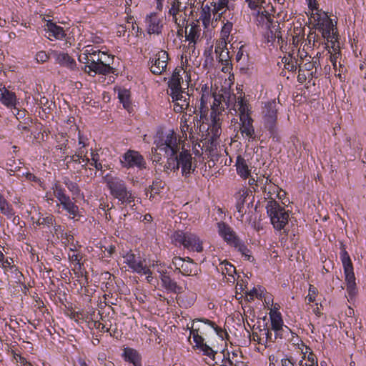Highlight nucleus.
Returning <instances> with one entry per match:
<instances>
[{
	"mask_svg": "<svg viewBox=\"0 0 366 366\" xmlns=\"http://www.w3.org/2000/svg\"><path fill=\"white\" fill-rule=\"evenodd\" d=\"M63 183L71 193V197L66 194L65 189L58 182L52 184L51 190L53 196L57 199V206H61L63 209L71 216V218L74 219L80 215L79 207L74 200L84 196L78 184L70 180L69 177H64Z\"/></svg>",
	"mask_w": 366,
	"mask_h": 366,
	"instance_id": "nucleus-1",
	"label": "nucleus"
},
{
	"mask_svg": "<svg viewBox=\"0 0 366 366\" xmlns=\"http://www.w3.org/2000/svg\"><path fill=\"white\" fill-rule=\"evenodd\" d=\"M213 103L211 105L212 116L213 114H219L225 108L233 107L235 113L239 114V119L251 116L252 108L244 97L239 96L236 97L234 94H231L230 92L221 89L219 93L213 94Z\"/></svg>",
	"mask_w": 366,
	"mask_h": 366,
	"instance_id": "nucleus-2",
	"label": "nucleus"
},
{
	"mask_svg": "<svg viewBox=\"0 0 366 366\" xmlns=\"http://www.w3.org/2000/svg\"><path fill=\"white\" fill-rule=\"evenodd\" d=\"M154 145L152 148V154L155 162H159L161 159L158 151L164 152L168 159L169 157H172L178 152L180 149L179 140L177 139V134L173 130L157 132L154 137Z\"/></svg>",
	"mask_w": 366,
	"mask_h": 366,
	"instance_id": "nucleus-3",
	"label": "nucleus"
},
{
	"mask_svg": "<svg viewBox=\"0 0 366 366\" xmlns=\"http://www.w3.org/2000/svg\"><path fill=\"white\" fill-rule=\"evenodd\" d=\"M192 159L190 152L182 147L181 151L179 150L167 159L165 169L176 172L181 168L182 175L187 177L195 171L197 167Z\"/></svg>",
	"mask_w": 366,
	"mask_h": 366,
	"instance_id": "nucleus-4",
	"label": "nucleus"
},
{
	"mask_svg": "<svg viewBox=\"0 0 366 366\" xmlns=\"http://www.w3.org/2000/svg\"><path fill=\"white\" fill-rule=\"evenodd\" d=\"M266 209L274 229L277 231L283 230V232L287 235L288 229H287L286 226L289 222L288 211L275 200L268 201Z\"/></svg>",
	"mask_w": 366,
	"mask_h": 366,
	"instance_id": "nucleus-5",
	"label": "nucleus"
},
{
	"mask_svg": "<svg viewBox=\"0 0 366 366\" xmlns=\"http://www.w3.org/2000/svg\"><path fill=\"white\" fill-rule=\"evenodd\" d=\"M106 184L111 194L122 204H130L134 200V195L128 190L124 180L117 177H107Z\"/></svg>",
	"mask_w": 366,
	"mask_h": 366,
	"instance_id": "nucleus-6",
	"label": "nucleus"
},
{
	"mask_svg": "<svg viewBox=\"0 0 366 366\" xmlns=\"http://www.w3.org/2000/svg\"><path fill=\"white\" fill-rule=\"evenodd\" d=\"M172 242L176 246H183L190 252H201L203 251L202 241L192 232L177 230L172 236Z\"/></svg>",
	"mask_w": 366,
	"mask_h": 366,
	"instance_id": "nucleus-7",
	"label": "nucleus"
},
{
	"mask_svg": "<svg viewBox=\"0 0 366 366\" xmlns=\"http://www.w3.org/2000/svg\"><path fill=\"white\" fill-rule=\"evenodd\" d=\"M312 19L317 22L319 29H321L322 36L327 40V45L329 44H338L336 28H335L332 19L329 18L327 13L316 12L312 14Z\"/></svg>",
	"mask_w": 366,
	"mask_h": 366,
	"instance_id": "nucleus-8",
	"label": "nucleus"
},
{
	"mask_svg": "<svg viewBox=\"0 0 366 366\" xmlns=\"http://www.w3.org/2000/svg\"><path fill=\"white\" fill-rule=\"evenodd\" d=\"M340 259L344 269L348 298L352 300L357 292L352 263L349 254L345 249L340 252Z\"/></svg>",
	"mask_w": 366,
	"mask_h": 366,
	"instance_id": "nucleus-9",
	"label": "nucleus"
},
{
	"mask_svg": "<svg viewBox=\"0 0 366 366\" xmlns=\"http://www.w3.org/2000/svg\"><path fill=\"white\" fill-rule=\"evenodd\" d=\"M201 127V119L198 115L193 116L191 114H184L180 119V131L182 137L187 139L188 137L192 140V143L194 142L195 133Z\"/></svg>",
	"mask_w": 366,
	"mask_h": 366,
	"instance_id": "nucleus-10",
	"label": "nucleus"
},
{
	"mask_svg": "<svg viewBox=\"0 0 366 366\" xmlns=\"http://www.w3.org/2000/svg\"><path fill=\"white\" fill-rule=\"evenodd\" d=\"M187 330H189V335H192L195 347L199 349L204 355H206L214 360L216 352L212 347L204 342V339L202 336V335L204 333V329L199 325H194V322L192 323L191 327H189L187 325Z\"/></svg>",
	"mask_w": 366,
	"mask_h": 366,
	"instance_id": "nucleus-11",
	"label": "nucleus"
},
{
	"mask_svg": "<svg viewBox=\"0 0 366 366\" xmlns=\"http://www.w3.org/2000/svg\"><path fill=\"white\" fill-rule=\"evenodd\" d=\"M269 318L271 321V329L274 332V338H286L291 332L290 329L284 325L281 313L274 306L269 311Z\"/></svg>",
	"mask_w": 366,
	"mask_h": 366,
	"instance_id": "nucleus-12",
	"label": "nucleus"
},
{
	"mask_svg": "<svg viewBox=\"0 0 366 366\" xmlns=\"http://www.w3.org/2000/svg\"><path fill=\"white\" fill-rule=\"evenodd\" d=\"M263 114L264 127L269 131L272 135L274 134L277 119V109L275 101L269 102L265 104Z\"/></svg>",
	"mask_w": 366,
	"mask_h": 366,
	"instance_id": "nucleus-13",
	"label": "nucleus"
},
{
	"mask_svg": "<svg viewBox=\"0 0 366 366\" xmlns=\"http://www.w3.org/2000/svg\"><path fill=\"white\" fill-rule=\"evenodd\" d=\"M168 59L169 55L166 51H159L149 59L150 71L156 75L162 74L167 69Z\"/></svg>",
	"mask_w": 366,
	"mask_h": 366,
	"instance_id": "nucleus-14",
	"label": "nucleus"
},
{
	"mask_svg": "<svg viewBox=\"0 0 366 366\" xmlns=\"http://www.w3.org/2000/svg\"><path fill=\"white\" fill-rule=\"evenodd\" d=\"M123 167L127 168L137 167L143 169L146 167V162L144 157L138 152L134 150L127 151L120 160Z\"/></svg>",
	"mask_w": 366,
	"mask_h": 366,
	"instance_id": "nucleus-15",
	"label": "nucleus"
},
{
	"mask_svg": "<svg viewBox=\"0 0 366 366\" xmlns=\"http://www.w3.org/2000/svg\"><path fill=\"white\" fill-rule=\"evenodd\" d=\"M123 258L124 263L127 264L133 272L138 274L148 272L149 268L144 264V261L140 257L136 256L134 253L127 252Z\"/></svg>",
	"mask_w": 366,
	"mask_h": 366,
	"instance_id": "nucleus-16",
	"label": "nucleus"
},
{
	"mask_svg": "<svg viewBox=\"0 0 366 366\" xmlns=\"http://www.w3.org/2000/svg\"><path fill=\"white\" fill-rule=\"evenodd\" d=\"M217 228L219 234L229 245L233 247L237 244L239 238L227 224L223 222H218Z\"/></svg>",
	"mask_w": 366,
	"mask_h": 366,
	"instance_id": "nucleus-17",
	"label": "nucleus"
},
{
	"mask_svg": "<svg viewBox=\"0 0 366 366\" xmlns=\"http://www.w3.org/2000/svg\"><path fill=\"white\" fill-rule=\"evenodd\" d=\"M44 30L46 31V36L50 40H53L54 39L61 40L66 36L64 29L49 20L46 23Z\"/></svg>",
	"mask_w": 366,
	"mask_h": 366,
	"instance_id": "nucleus-18",
	"label": "nucleus"
},
{
	"mask_svg": "<svg viewBox=\"0 0 366 366\" xmlns=\"http://www.w3.org/2000/svg\"><path fill=\"white\" fill-rule=\"evenodd\" d=\"M239 129L242 135L249 140L255 138L253 119L251 116L239 119Z\"/></svg>",
	"mask_w": 366,
	"mask_h": 366,
	"instance_id": "nucleus-19",
	"label": "nucleus"
},
{
	"mask_svg": "<svg viewBox=\"0 0 366 366\" xmlns=\"http://www.w3.org/2000/svg\"><path fill=\"white\" fill-rule=\"evenodd\" d=\"M147 31L149 34H159L162 32V24L160 18L154 13L150 14L146 18Z\"/></svg>",
	"mask_w": 366,
	"mask_h": 366,
	"instance_id": "nucleus-20",
	"label": "nucleus"
},
{
	"mask_svg": "<svg viewBox=\"0 0 366 366\" xmlns=\"http://www.w3.org/2000/svg\"><path fill=\"white\" fill-rule=\"evenodd\" d=\"M100 57L101 51L92 54V56H88V58H86V61H84L81 58H80L79 61L85 64L84 71L86 73L91 75V73L94 72V74H99L97 69L100 64Z\"/></svg>",
	"mask_w": 366,
	"mask_h": 366,
	"instance_id": "nucleus-21",
	"label": "nucleus"
},
{
	"mask_svg": "<svg viewBox=\"0 0 366 366\" xmlns=\"http://www.w3.org/2000/svg\"><path fill=\"white\" fill-rule=\"evenodd\" d=\"M53 56L56 63L61 66L66 67L71 70L76 69V63L75 60L71 57L67 53L61 51H53Z\"/></svg>",
	"mask_w": 366,
	"mask_h": 366,
	"instance_id": "nucleus-22",
	"label": "nucleus"
},
{
	"mask_svg": "<svg viewBox=\"0 0 366 366\" xmlns=\"http://www.w3.org/2000/svg\"><path fill=\"white\" fill-rule=\"evenodd\" d=\"M0 102L8 108L16 109L17 99L14 92L5 86L0 87Z\"/></svg>",
	"mask_w": 366,
	"mask_h": 366,
	"instance_id": "nucleus-23",
	"label": "nucleus"
},
{
	"mask_svg": "<svg viewBox=\"0 0 366 366\" xmlns=\"http://www.w3.org/2000/svg\"><path fill=\"white\" fill-rule=\"evenodd\" d=\"M210 6L212 10L213 19L215 21L220 19L222 15L228 9L229 0H209Z\"/></svg>",
	"mask_w": 366,
	"mask_h": 366,
	"instance_id": "nucleus-24",
	"label": "nucleus"
},
{
	"mask_svg": "<svg viewBox=\"0 0 366 366\" xmlns=\"http://www.w3.org/2000/svg\"><path fill=\"white\" fill-rule=\"evenodd\" d=\"M114 56L106 54L104 51H101L100 64L97 67V72L99 74L106 75L110 74L113 68L111 64L113 63Z\"/></svg>",
	"mask_w": 366,
	"mask_h": 366,
	"instance_id": "nucleus-25",
	"label": "nucleus"
},
{
	"mask_svg": "<svg viewBox=\"0 0 366 366\" xmlns=\"http://www.w3.org/2000/svg\"><path fill=\"white\" fill-rule=\"evenodd\" d=\"M264 29L266 31H264V36L268 43L273 44L276 41L279 42L282 39L280 26L277 22L272 23V25L267 26Z\"/></svg>",
	"mask_w": 366,
	"mask_h": 366,
	"instance_id": "nucleus-26",
	"label": "nucleus"
},
{
	"mask_svg": "<svg viewBox=\"0 0 366 366\" xmlns=\"http://www.w3.org/2000/svg\"><path fill=\"white\" fill-rule=\"evenodd\" d=\"M160 279L162 287L166 290L176 294H179L182 292V287L178 285L177 283L166 273H162Z\"/></svg>",
	"mask_w": 366,
	"mask_h": 366,
	"instance_id": "nucleus-27",
	"label": "nucleus"
},
{
	"mask_svg": "<svg viewBox=\"0 0 366 366\" xmlns=\"http://www.w3.org/2000/svg\"><path fill=\"white\" fill-rule=\"evenodd\" d=\"M248 197V191L247 189H242L238 194L237 201L236 203V209H237V219L238 220L242 221V218L246 213V209L244 208V204L246 201V199Z\"/></svg>",
	"mask_w": 366,
	"mask_h": 366,
	"instance_id": "nucleus-28",
	"label": "nucleus"
},
{
	"mask_svg": "<svg viewBox=\"0 0 366 366\" xmlns=\"http://www.w3.org/2000/svg\"><path fill=\"white\" fill-rule=\"evenodd\" d=\"M199 269L198 264L190 257H187L179 273L185 276H195L198 274Z\"/></svg>",
	"mask_w": 366,
	"mask_h": 366,
	"instance_id": "nucleus-29",
	"label": "nucleus"
},
{
	"mask_svg": "<svg viewBox=\"0 0 366 366\" xmlns=\"http://www.w3.org/2000/svg\"><path fill=\"white\" fill-rule=\"evenodd\" d=\"M257 24L261 26L263 29H265L267 26L274 23L269 13L264 8L257 11Z\"/></svg>",
	"mask_w": 366,
	"mask_h": 366,
	"instance_id": "nucleus-30",
	"label": "nucleus"
},
{
	"mask_svg": "<svg viewBox=\"0 0 366 366\" xmlns=\"http://www.w3.org/2000/svg\"><path fill=\"white\" fill-rule=\"evenodd\" d=\"M192 322H194V325H198L197 323L198 322H204V324L206 325H208L209 326H210L212 328H213V330H214V332H216V334L222 339V340H224L225 338H227L229 335L227 334V332L224 330L222 327H218L217 325H215V323L212 321H210L208 319H204V318H202V319H195L192 321Z\"/></svg>",
	"mask_w": 366,
	"mask_h": 366,
	"instance_id": "nucleus-31",
	"label": "nucleus"
},
{
	"mask_svg": "<svg viewBox=\"0 0 366 366\" xmlns=\"http://www.w3.org/2000/svg\"><path fill=\"white\" fill-rule=\"evenodd\" d=\"M179 73V70L175 69L173 71L172 77L169 80V88L171 92L182 90L181 82L182 81V77L181 76Z\"/></svg>",
	"mask_w": 366,
	"mask_h": 366,
	"instance_id": "nucleus-32",
	"label": "nucleus"
},
{
	"mask_svg": "<svg viewBox=\"0 0 366 366\" xmlns=\"http://www.w3.org/2000/svg\"><path fill=\"white\" fill-rule=\"evenodd\" d=\"M123 355L124 357V360L127 362H129L135 365L138 363L141 362V359L139 353L137 350L132 348H125L124 350Z\"/></svg>",
	"mask_w": 366,
	"mask_h": 366,
	"instance_id": "nucleus-33",
	"label": "nucleus"
},
{
	"mask_svg": "<svg viewBox=\"0 0 366 366\" xmlns=\"http://www.w3.org/2000/svg\"><path fill=\"white\" fill-rule=\"evenodd\" d=\"M39 217L36 222H34L37 226H43L50 227L54 224L56 222L54 217L51 214H43L39 213Z\"/></svg>",
	"mask_w": 366,
	"mask_h": 366,
	"instance_id": "nucleus-34",
	"label": "nucleus"
},
{
	"mask_svg": "<svg viewBox=\"0 0 366 366\" xmlns=\"http://www.w3.org/2000/svg\"><path fill=\"white\" fill-rule=\"evenodd\" d=\"M236 166L237 174L241 176V177L243 179H247L249 176L250 171L245 160L243 158L240 157H237Z\"/></svg>",
	"mask_w": 366,
	"mask_h": 366,
	"instance_id": "nucleus-35",
	"label": "nucleus"
},
{
	"mask_svg": "<svg viewBox=\"0 0 366 366\" xmlns=\"http://www.w3.org/2000/svg\"><path fill=\"white\" fill-rule=\"evenodd\" d=\"M0 211L7 218L11 219L15 214V212L7 200L3 196L0 198Z\"/></svg>",
	"mask_w": 366,
	"mask_h": 366,
	"instance_id": "nucleus-36",
	"label": "nucleus"
},
{
	"mask_svg": "<svg viewBox=\"0 0 366 366\" xmlns=\"http://www.w3.org/2000/svg\"><path fill=\"white\" fill-rule=\"evenodd\" d=\"M172 102H179V104H187L188 107L189 105V94L182 90L173 92L170 93Z\"/></svg>",
	"mask_w": 366,
	"mask_h": 366,
	"instance_id": "nucleus-37",
	"label": "nucleus"
},
{
	"mask_svg": "<svg viewBox=\"0 0 366 366\" xmlns=\"http://www.w3.org/2000/svg\"><path fill=\"white\" fill-rule=\"evenodd\" d=\"M238 252H239L245 259L252 262L253 257L251 254L250 250L247 248V245L240 239L237 242V244L233 246Z\"/></svg>",
	"mask_w": 366,
	"mask_h": 366,
	"instance_id": "nucleus-38",
	"label": "nucleus"
},
{
	"mask_svg": "<svg viewBox=\"0 0 366 366\" xmlns=\"http://www.w3.org/2000/svg\"><path fill=\"white\" fill-rule=\"evenodd\" d=\"M201 34V29L199 26L196 24L191 25V27L188 31H186V38L189 43L195 44L198 40Z\"/></svg>",
	"mask_w": 366,
	"mask_h": 366,
	"instance_id": "nucleus-39",
	"label": "nucleus"
},
{
	"mask_svg": "<svg viewBox=\"0 0 366 366\" xmlns=\"http://www.w3.org/2000/svg\"><path fill=\"white\" fill-rule=\"evenodd\" d=\"M219 59V61L224 66L222 69L223 72H228L230 69V56L228 49H226L224 51L219 53L217 55Z\"/></svg>",
	"mask_w": 366,
	"mask_h": 366,
	"instance_id": "nucleus-40",
	"label": "nucleus"
},
{
	"mask_svg": "<svg viewBox=\"0 0 366 366\" xmlns=\"http://www.w3.org/2000/svg\"><path fill=\"white\" fill-rule=\"evenodd\" d=\"M327 47H330V45H327ZM330 47L332 51H328V53L330 54V59L333 66V69H336V63H337V59L340 56V47L337 44H330Z\"/></svg>",
	"mask_w": 366,
	"mask_h": 366,
	"instance_id": "nucleus-41",
	"label": "nucleus"
},
{
	"mask_svg": "<svg viewBox=\"0 0 366 366\" xmlns=\"http://www.w3.org/2000/svg\"><path fill=\"white\" fill-rule=\"evenodd\" d=\"M118 97L120 102L123 104L124 109H128L130 107V94L129 92L127 89L119 90Z\"/></svg>",
	"mask_w": 366,
	"mask_h": 366,
	"instance_id": "nucleus-42",
	"label": "nucleus"
},
{
	"mask_svg": "<svg viewBox=\"0 0 366 366\" xmlns=\"http://www.w3.org/2000/svg\"><path fill=\"white\" fill-rule=\"evenodd\" d=\"M218 269L221 270L223 274L232 277L236 272L235 267L231 263L227 261L221 262Z\"/></svg>",
	"mask_w": 366,
	"mask_h": 366,
	"instance_id": "nucleus-43",
	"label": "nucleus"
},
{
	"mask_svg": "<svg viewBox=\"0 0 366 366\" xmlns=\"http://www.w3.org/2000/svg\"><path fill=\"white\" fill-rule=\"evenodd\" d=\"M232 27L233 24L232 22L227 21L226 23H224L222 28L220 39L229 42L230 41L229 40V38Z\"/></svg>",
	"mask_w": 366,
	"mask_h": 366,
	"instance_id": "nucleus-44",
	"label": "nucleus"
},
{
	"mask_svg": "<svg viewBox=\"0 0 366 366\" xmlns=\"http://www.w3.org/2000/svg\"><path fill=\"white\" fill-rule=\"evenodd\" d=\"M89 160V164L94 167L97 170L102 169V164L99 162V155L95 150H91V158Z\"/></svg>",
	"mask_w": 366,
	"mask_h": 366,
	"instance_id": "nucleus-45",
	"label": "nucleus"
},
{
	"mask_svg": "<svg viewBox=\"0 0 366 366\" xmlns=\"http://www.w3.org/2000/svg\"><path fill=\"white\" fill-rule=\"evenodd\" d=\"M261 335L262 336V344L266 347H268V342H274L276 340L273 338V335L271 331L268 328H264L261 330Z\"/></svg>",
	"mask_w": 366,
	"mask_h": 366,
	"instance_id": "nucleus-46",
	"label": "nucleus"
},
{
	"mask_svg": "<svg viewBox=\"0 0 366 366\" xmlns=\"http://www.w3.org/2000/svg\"><path fill=\"white\" fill-rule=\"evenodd\" d=\"M247 4L248 6L254 11L262 9L263 7L264 0H244Z\"/></svg>",
	"mask_w": 366,
	"mask_h": 366,
	"instance_id": "nucleus-47",
	"label": "nucleus"
},
{
	"mask_svg": "<svg viewBox=\"0 0 366 366\" xmlns=\"http://www.w3.org/2000/svg\"><path fill=\"white\" fill-rule=\"evenodd\" d=\"M212 14V10L211 6H209L207 4L202 7V10L200 15L201 20H211Z\"/></svg>",
	"mask_w": 366,
	"mask_h": 366,
	"instance_id": "nucleus-48",
	"label": "nucleus"
},
{
	"mask_svg": "<svg viewBox=\"0 0 366 366\" xmlns=\"http://www.w3.org/2000/svg\"><path fill=\"white\" fill-rule=\"evenodd\" d=\"M300 365L302 366H318L317 359L315 355L310 352L307 358V362L302 365V360L300 361Z\"/></svg>",
	"mask_w": 366,
	"mask_h": 366,
	"instance_id": "nucleus-49",
	"label": "nucleus"
},
{
	"mask_svg": "<svg viewBox=\"0 0 366 366\" xmlns=\"http://www.w3.org/2000/svg\"><path fill=\"white\" fill-rule=\"evenodd\" d=\"M68 256H69V260L71 262H75L76 266H78V268L81 269V263H80L81 257H80V255L79 254L76 253L74 249H71V252L69 253Z\"/></svg>",
	"mask_w": 366,
	"mask_h": 366,
	"instance_id": "nucleus-50",
	"label": "nucleus"
},
{
	"mask_svg": "<svg viewBox=\"0 0 366 366\" xmlns=\"http://www.w3.org/2000/svg\"><path fill=\"white\" fill-rule=\"evenodd\" d=\"M17 176L19 177H25L26 179L30 182H34L36 183L41 182L40 179L39 177H37L36 176H35L34 174H33L29 172H21V171H19V173L17 174Z\"/></svg>",
	"mask_w": 366,
	"mask_h": 366,
	"instance_id": "nucleus-51",
	"label": "nucleus"
},
{
	"mask_svg": "<svg viewBox=\"0 0 366 366\" xmlns=\"http://www.w3.org/2000/svg\"><path fill=\"white\" fill-rule=\"evenodd\" d=\"M227 43H229V42L226 41L224 40L219 39V41L217 42L216 46H215V49H214L215 54L217 55L219 53L224 51L225 49H227Z\"/></svg>",
	"mask_w": 366,
	"mask_h": 366,
	"instance_id": "nucleus-52",
	"label": "nucleus"
},
{
	"mask_svg": "<svg viewBox=\"0 0 366 366\" xmlns=\"http://www.w3.org/2000/svg\"><path fill=\"white\" fill-rule=\"evenodd\" d=\"M185 259L186 258H182L177 256L172 259V264L174 266L175 270H178L179 272H180L182 266L184 265Z\"/></svg>",
	"mask_w": 366,
	"mask_h": 366,
	"instance_id": "nucleus-53",
	"label": "nucleus"
},
{
	"mask_svg": "<svg viewBox=\"0 0 366 366\" xmlns=\"http://www.w3.org/2000/svg\"><path fill=\"white\" fill-rule=\"evenodd\" d=\"M99 51L100 49H97V47L93 45H87L84 47L83 55L88 57V56H92V54H96Z\"/></svg>",
	"mask_w": 366,
	"mask_h": 366,
	"instance_id": "nucleus-54",
	"label": "nucleus"
},
{
	"mask_svg": "<svg viewBox=\"0 0 366 366\" xmlns=\"http://www.w3.org/2000/svg\"><path fill=\"white\" fill-rule=\"evenodd\" d=\"M295 362V360L292 356L285 355L281 359L282 366H294Z\"/></svg>",
	"mask_w": 366,
	"mask_h": 366,
	"instance_id": "nucleus-55",
	"label": "nucleus"
},
{
	"mask_svg": "<svg viewBox=\"0 0 366 366\" xmlns=\"http://www.w3.org/2000/svg\"><path fill=\"white\" fill-rule=\"evenodd\" d=\"M35 59L38 63H44L49 59V55L44 51L36 53Z\"/></svg>",
	"mask_w": 366,
	"mask_h": 366,
	"instance_id": "nucleus-56",
	"label": "nucleus"
},
{
	"mask_svg": "<svg viewBox=\"0 0 366 366\" xmlns=\"http://www.w3.org/2000/svg\"><path fill=\"white\" fill-rule=\"evenodd\" d=\"M308 1V7L311 11L310 16L312 18V14H315L316 12L321 13L323 12L322 10H319L317 7V1L316 0H307Z\"/></svg>",
	"mask_w": 366,
	"mask_h": 366,
	"instance_id": "nucleus-57",
	"label": "nucleus"
},
{
	"mask_svg": "<svg viewBox=\"0 0 366 366\" xmlns=\"http://www.w3.org/2000/svg\"><path fill=\"white\" fill-rule=\"evenodd\" d=\"M316 294H317V289L314 286L310 285L309 293L306 297L307 300L308 301V303H311L315 301Z\"/></svg>",
	"mask_w": 366,
	"mask_h": 366,
	"instance_id": "nucleus-58",
	"label": "nucleus"
},
{
	"mask_svg": "<svg viewBox=\"0 0 366 366\" xmlns=\"http://www.w3.org/2000/svg\"><path fill=\"white\" fill-rule=\"evenodd\" d=\"M84 149L81 148H78L75 154L71 157V160L75 163L81 164V157H83Z\"/></svg>",
	"mask_w": 366,
	"mask_h": 366,
	"instance_id": "nucleus-59",
	"label": "nucleus"
},
{
	"mask_svg": "<svg viewBox=\"0 0 366 366\" xmlns=\"http://www.w3.org/2000/svg\"><path fill=\"white\" fill-rule=\"evenodd\" d=\"M179 11V2L173 1L171 4V8L169 10V14L172 15L174 18L176 17V15L178 14Z\"/></svg>",
	"mask_w": 366,
	"mask_h": 366,
	"instance_id": "nucleus-60",
	"label": "nucleus"
},
{
	"mask_svg": "<svg viewBox=\"0 0 366 366\" xmlns=\"http://www.w3.org/2000/svg\"><path fill=\"white\" fill-rule=\"evenodd\" d=\"M174 102V110L175 112H182L184 109H187L188 107L187 104H179V102Z\"/></svg>",
	"mask_w": 366,
	"mask_h": 366,
	"instance_id": "nucleus-61",
	"label": "nucleus"
},
{
	"mask_svg": "<svg viewBox=\"0 0 366 366\" xmlns=\"http://www.w3.org/2000/svg\"><path fill=\"white\" fill-rule=\"evenodd\" d=\"M192 150L195 156H201L203 149L199 143H196L193 145Z\"/></svg>",
	"mask_w": 366,
	"mask_h": 366,
	"instance_id": "nucleus-62",
	"label": "nucleus"
},
{
	"mask_svg": "<svg viewBox=\"0 0 366 366\" xmlns=\"http://www.w3.org/2000/svg\"><path fill=\"white\" fill-rule=\"evenodd\" d=\"M15 358L16 360V362L19 363L21 366H31V364L29 362L26 358L21 355H16Z\"/></svg>",
	"mask_w": 366,
	"mask_h": 366,
	"instance_id": "nucleus-63",
	"label": "nucleus"
},
{
	"mask_svg": "<svg viewBox=\"0 0 366 366\" xmlns=\"http://www.w3.org/2000/svg\"><path fill=\"white\" fill-rule=\"evenodd\" d=\"M94 327L102 332H106L109 331V329L106 328L105 325L99 321L94 322Z\"/></svg>",
	"mask_w": 366,
	"mask_h": 366,
	"instance_id": "nucleus-64",
	"label": "nucleus"
}]
</instances>
